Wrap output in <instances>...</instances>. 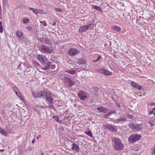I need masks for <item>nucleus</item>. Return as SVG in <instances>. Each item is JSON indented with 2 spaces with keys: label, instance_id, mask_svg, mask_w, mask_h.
Returning <instances> with one entry per match:
<instances>
[{
  "label": "nucleus",
  "instance_id": "37",
  "mask_svg": "<svg viewBox=\"0 0 155 155\" xmlns=\"http://www.w3.org/2000/svg\"><path fill=\"white\" fill-rule=\"evenodd\" d=\"M101 57L99 56L98 57V58L96 60H94L93 61H94V62H97V61H98L99 60V59H101Z\"/></svg>",
  "mask_w": 155,
  "mask_h": 155
},
{
  "label": "nucleus",
  "instance_id": "46",
  "mask_svg": "<svg viewBox=\"0 0 155 155\" xmlns=\"http://www.w3.org/2000/svg\"><path fill=\"white\" fill-rule=\"evenodd\" d=\"M153 112H154L152 110L149 113V114H150V115H151L152 114H153Z\"/></svg>",
  "mask_w": 155,
  "mask_h": 155
},
{
  "label": "nucleus",
  "instance_id": "34",
  "mask_svg": "<svg viewBox=\"0 0 155 155\" xmlns=\"http://www.w3.org/2000/svg\"><path fill=\"white\" fill-rule=\"evenodd\" d=\"M50 67L51 69H54L55 68L56 66L55 64H51V66Z\"/></svg>",
  "mask_w": 155,
  "mask_h": 155
},
{
  "label": "nucleus",
  "instance_id": "23",
  "mask_svg": "<svg viewBox=\"0 0 155 155\" xmlns=\"http://www.w3.org/2000/svg\"><path fill=\"white\" fill-rule=\"evenodd\" d=\"M53 118H54L55 120L58 123L60 124L62 123V121L61 120L59 119V116L58 115H56L53 117Z\"/></svg>",
  "mask_w": 155,
  "mask_h": 155
},
{
  "label": "nucleus",
  "instance_id": "2",
  "mask_svg": "<svg viewBox=\"0 0 155 155\" xmlns=\"http://www.w3.org/2000/svg\"><path fill=\"white\" fill-rule=\"evenodd\" d=\"M46 101L48 104V107H52L54 98L56 97L55 95L50 92L49 91H46Z\"/></svg>",
  "mask_w": 155,
  "mask_h": 155
},
{
  "label": "nucleus",
  "instance_id": "54",
  "mask_svg": "<svg viewBox=\"0 0 155 155\" xmlns=\"http://www.w3.org/2000/svg\"><path fill=\"white\" fill-rule=\"evenodd\" d=\"M154 115H155V113H154Z\"/></svg>",
  "mask_w": 155,
  "mask_h": 155
},
{
  "label": "nucleus",
  "instance_id": "44",
  "mask_svg": "<svg viewBox=\"0 0 155 155\" xmlns=\"http://www.w3.org/2000/svg\"><path fill=\"white\" fill-rule=\"evenodd\" d=\"M116 106L117 107H119L120 106V104L117 103H116Z\"/></svg>",
  "mask_w": 155,
  "mask_h": 155
},
{
  "label": "nucleus",
  "instance_id": "30",
  "mask_svg": "<svg viewBox=\"0 0 155 155\" xmlns=\"http://www.w3.org/2000/svg\"><path fill=\"white\" fill-rule=\"evenodd\" d=\"M78 62L79 64H84L85 61L83 59L81 58L79 60Z\"/></svg>",
  "mask_w": 155,
  "mask_h": 155
},
{
  "label": "nucleus",
  "instance_id": "52",
  "mask_svg": "<svg viewBox=\"0 0 155 155\" xmlns=\"http://www.w3.org/2000/svg\"><path fill=\"white\" fill-rule=\"evenodd\" d=\"M43 70H47V69H46L45 68V67L44 68H43Z\"/></svg>",
  "mask_w": 155,
  "mask_h": 155
},
{
  "label": "nucleus",
  "instance_id": "8",
  "mask_svg": "<svg viewBox=\"0 0 155 155\" xmlns=\"http://www.w3.org/2000/svg\"><path fill=\"white\" fill-rule=\"evenodd\" d=\"M103 128L111 131L112 132H116L117 130V128L116 127L112 125H104L103 126Z\"/></svg>",
  "mask_w": 155,
  "mask_h": 155
},
{
  "label": "nucleus",
  "instance_id": "11",
  "mask_svg": "<svg viewBox=\"0 0 155 155\" xmlns=\"http://www.w3.org/2000/svg\"><path fill=\"white\" fill-rule=\"evenodd\" d=\"M65 82L67 86L71 87L74 84V83L71 79L68 78H65Z\"/></svg>",
  "mask_w": 155,
  "mask_h": 155
},
{
  "label": "nucleus",
  "instance_id": "18",
  "mask_svg": "<svg viewBox=\"0 0 155 155\" xmlns=\"http://www.w3.org/2000/svg\"><path fill=\"white\" fill-rule=\"evenodd\" d=\"M28 8V9L32 11L36 15L40 13V11L39 9H34L31 7H29Z\"/></svg>",
  "mask_w": 155,
  "mask_h": 155
},
{
  "label": "nucleus",
  "instance_id": "20",
  "mask_svg": "<svg viewBox=\"0 0 155 155\" xmlns=\"http://www.w3.org/2000/svg\"><path fill=\"white\" fill-rule=\"evenodd\" d=\"M143 129V127H142V125L141 124H136L135 129V131L141 130Z\"/></svg>",
  "mask_w": 155,
  "mask_h": 155
},
{
  "label": "nucleus",
  "instance_id": "49",
  "mask_svg": "<svg viewBox=\"0 0 155 155\" xmlns=\"http://www.w3.org/2000/svg\"><path fill=\"white\" fill-rule=\"evenodd\" d=\"M152 110L153 112H154V111H155V107L153 108L152 109Z\"/></svg>",
  "mask_w": 155,
  "mask_h": 155
},
{
  "label": "nucleus",
  "instance_id": "12",
  "mask_svg": "<svg viewBox=\"0 0 155 155\" xmlns=\"http://www.w3.org/2000/svg\"><path fill=\"white\" fill-rule=\"evenodd\" d=\"M12 89L14 91V92L21 99L23 98L21 94L19 92V91L16 86H13L12 87Z\"/></svg>",
  "mask_w": 155,
  "mask_h": 155
},
{
  "label": "nucleus",
  "instance_id": "1",
  "mask_svg": "<svg viewBox=\"0 0 155 155\" xmlns=\"http://www.w3.org/2000/svg\"><path fill=\"white\" fill-rule=\"evenodd\" d=\"M112 145L113 148L116 150H122L124 148V145L121 140L117 137H115L112 140Z\"/></svg>",
  "mask_w": 155,
  "mask_h": 155
},
{
  "label": "nucleus",
  "instance_id": "10",
  "mask_svg": "<svg viewBox=\"0 0 155 155\" xmlns=\"http://www.w3.org/2000/svg\"><path fill=\"white\" fill-rule=\"evenodd\" d=\"M38 58L39 61L43 64H45L47 61V59L45 56L42 54H39L38 56Z\"/></svg>",
  "mask_w": 155,
  "mask_h": 155
},
{
  "label": "nucleus",
  "instance_id": "22",
  "mask_svg": "<svg viewBox=\"0 0 155 155\" xmlns=\"http://www.w3.org/2000/svg\"><path fill=\"white\" fill-rule=\"evenodd\" d=\"M112 28L117 32H119L121 30V28L120 27L117 26H113L112 27Z\"/></svg>",
  "mask_w": 155,
  "mask_h": 155
},
{
  "label": "nucleus",
  "instance_id": "21",
  "mask_svg": "<svg viewBox=\"0 0 155 155\" xmlns=\"http://www.w3.org/2000/svg\"><path fill=\"white\" fill-rule=\"evenodd\" d=\"M92 7L94 9L97 10L100 12H102V11L101 8L98 6L95 5H93Z\"/></svg>",
  "mask_w": 155,
  "mask_h": 155
},
{
  "label": "nucleus",
  "instance_id": "5",
  "mask_svg": "<svg viewBox=\"0 0 155 155\" xmlns=\"http://www.w3.org/2000/svg\"><path fill=\"white\" fill-rule=\"evenodd\" d=\"M94 27V25L92 24L82 26L80 27L79 31L81 32H84L88 29H91Z\"/></svg>",
  "mask_w": 155,
  "mask_h": 155
},
{
  "label": "nucleus",
  "instance_id": "31",
  "mask_svg": "<svg viewBox=\"0 0 155 155\" xmlns=\"http://www.w3.org/2000/svg\"><path fill=\"white\" fill-rule=\"evenodd\" d=\"M29 21V20L28 18H25L23 19V22L24 24H26L28 23Z\"/></svg>",
  "mask_w": 155,
  "mask_h": 155
},
{
  "label": "nucleus",
  "instance_id": "7",
  "mask_svg": "<svg viewBox=\"0 0 155 155\" xmlns=\"http://www.w3.org/2000/svg\"><path fill=\"white\" fill-rule=\"evenodd\" d=\"M48 91V90H44V91H40L35 92H33L32 93V95L36 97H40L42 96H45L46 94V91Z\"/></svg>",
  "mask_w": 155,
  "mask_h": 155
},
{
  "label": "nucleus",
  "instance_id": "42",
  "mask_svg": "<svg viewBox=\"0 0 155 155\" xmlns=\"http://www.w3.org/2000/svg\"><path fill=\"white\" fill-rule=\"evenodd\" d=\"M150 106H152L153 105H155V103L154 102H151L150 103Z\"/></svg>",
  "mask_w": 155,
  "mask_h": 155
},
{
  "label": "nucleus",
  "instance_id": "41",
  "mask_svg": "<svg viewBox=\"0 0 155 155\" xmlns=\"http://www.w3.org/2000/svg\"><path fill=\"white\" fill-rule=\"evenodd\" d=\"M51 62H49L47 63V66H49L50 67V66H51Z\"/></svg>",
  "mask_w": 155,
  "mask_h": 155
},
{
  "label": "nucleus",
  "instance_id": "47",
  "mask_svg": "<svg viewBox=\"0 0 155 155\" xmlns=\"http://www.w3.org/2000/svg\"><path fill=\"white\" fill-rule=\"evenodd\" d=\"M45 67L46 69H47V70L49 69L50 68V67L49 66H47Z\"/></svg>",
  "mask_w": 155,
  "mask_h": 155
},
{
  "label": "nucleus",
  "instance_id": "53",
  "mask_svg": "<svg viewBox=\"0 0 155 155\" xmlns=\"http://www.w3.org/2000/svg\"><path fill=\"white\" fill-rule=\"evenodd\" d=\"M41 155H44V153H41Z\"/></svg>",
  "mask_w": 155,
  "mask_h": 155
},
{
  "label": "nucleus",
  "instance_id": "29",
  "mask_svg": "<svg viewBox=\"0 0 155 155\" xmlns=\"http://www.w3.org/2000/svg\"><path fill=\"white\" fill-rule=\"evenodd\" d=\"M52 43V41L51 40L49 39H46L45 41V44H48L49 45H51Z\"/></svg>",
  "mask_w": 155,
  "mask_h": 155
},
{
  "label": "nucleus",
  "instance_id": "40",
  "mask_svg": "<svg viewBox=\"0 0 155 155\" xmlns=\"http://www.w3.org/2000/svg\"><path fill=\"white\" fill-rule=\"evenodd\" d=\"M111 114V113H110V112L107 113L106 115H105V117H109L110 115Z\"/></svg>",
  "mask_w": 155,
  "mask_h": 155
},
{
  "label": "nucleus",
  "instance_id": "17",
  "mask_svg": "<svg viewBox=\"0 0 155 155\" xmlns=\"http://www.w3.org/2000/svg\"><path fill=\"white\" fill-rule=\"evenodd\" d=\"M64 71L66 72L69 73L71 74H73L76 73V71L73 70L72 68L70 69H65Z\"/></svg>",
  "mask_w": 155,
  "mask_h": 155
},
{
  "label": "nucleus",
  "instance_id": "25",
  "mask_svg": "<svg viewBox=\"0 0 155 155\" xmlns=\"http://www.w3.org/2000/svg\"><path fill=\"white\" fill-rule=\"evenodd\" d=\"M0 133L2 134L6 135L7 134L6 131L4 130L1 127H0Z\"/></svg>",
  "mask_w": 155,
  "mask_h": 155
},
{
  "label": "nucleus",
  "instance_id": "38",
  "mask_svg": "<svg viewBox=\"0 0 155 155\" xmlns=\"http://www.w3.org/2000/svg\"><path fill=\"white\" fill-rule=\"evenodd\" d=\"M40 22L41 23H43V25L45 26H46L47 25V23L45 21H43L42 22L41 21Z\"/></svg>",
  "mask_w": 155,
  "mask_h": 155
},
{
  "label": "nucleus",
  "instance_id": "15",
  "mask_svg": "<svg viewBox=\"0 0 155 155\" xmlns=\"http://www.w3.org/2000/svg\"><path fill=\"white\" fill-rule=\"evenodd\" d=\"M72 146L71 149L74 151H75L77 153L78 152L79 147L78 145H77L75 143H73L71 145Z\"/></svg>",
  "mask_w": 155,
  "mask_h": 155
},
{
  "label": "nucleus",
  "instance_id": "32",
  "mask_svg": "<svg viewBox=\"0 0 155 155\" xmlns=\"http://www.w3.org/2000/svg\"><path fill=\"white\" fill-rule=\"evenodd\" d=\"M2 24V22L1 21H0V33H2L3 30Z\"/></svg>",
  "mask_w": 155,
  "mask_h": 155
},
{
  "label": "nucleus",
  "instance_id": "48",
  "mask_svg": "<svg viewBox=\"0 0 155 155\" xmlns=\"http://www.w3.org/2000/svg\"><path fill=\"white\" fill-rule=\"evenodd\" d=\"M56 24V23L55 22H54L53 23L52 25H55Z\"/></svg>",
  "mask_w": 155,
  "mask_h": 155
},
{
  "label": "nucleus",
  "instance_id": "13",
  "mask_svg": "<svg viewBox=\"0 0 155 155\" xmlns=\"http://www.w3.org/2000/svg\"><path fill=\"white\" fill-rule=\"evenodd\" d=\"M97 71L100 73H101L106 74L107 75H111L112 73L109 71L106 70L105 69L100 68L98 69Z\"/></svg>",
  "mask_w": 155,
  "mask_h": 155
},
{
  "label": "nucleus",
  "instance_id": "26",
  "mask_svg": "<svg viewBox=\"0 0 155 155\" xmlns=\"http://www.w3.org/2000/svg\"><path fill=\"white\" fill-rule=\"evenodd\" d=\"M22 32L20 31H18L16 32L17 36L18 38H20L22 35Z\"/></svg>",
  "mask_w": 155,
  "mask_h": 155
},
{
  "label": "nucleus",
  "instance_id": "27",
  "mask_svg": "<svg viewBox=\"0 0 155 155\" xmlns=\"http://www.w3.org/2000/svg\"><path fill=\"white\" fill-rule=\"evenodd\" d=\"M85 133L91 137H92L93 136L92 133L90 131H86L85 132Z\"/></svg>",
  "mask_w": 155,
  "mask_h": 155
},
{
  "label": "nucleus",
  "instance_id": "19",
  "mask_svg": "<svg viewBox=\"0 0 155 155\" xmlns=\"http://www.w3.org/2000/svg\"><path fill=\"white\" fill-rule=\"evenodd\" d=\"M136 124L133 123L132 122H130L128 124L129 127H130L131 129L134 131H135Z\"/></svg>",
  "mask_w": 155,
  "mask_h": 155
},
{
  "label": "nucleus",
  "instance_id": "3",
  "mask_svg": "<svg viewBox=\"0 0 155 155\" xmlns=\"http://www.w3.org/2000/svg\"><path fill=\"white\" fill-rule=\"evenodd\" d=\"M140 138V135L136 134L130 136L128 138V141L130 143H134L136 141H138Z\"/></svg>",
  "mask_w": 155,
  "mask_h": 155
},
{
  "label": "nucleus",
  "instance_id": "45",
  "mask_svg": "<svg viewBox=\"0 0 155 155\" xmlns=\"http://www.w3.org/2000/svg\"><path fill=\"white\" fill-rule=\"evenodd\" d=\"M41 135H39L38 136H37L36 137V139L38 140L39 139V138H41Z\"/></svg>",
  "mask_w": 155,
  "mask_h": 155
},
{
  "label": "nucleus",
  "instance_id": "50",
  "mask_svg": "<svg viewBox=\"0 0 155 155\" xmlns=\"http://www.w3.org/2000/svg\"><path fill=\"white\" fill-rule=\"evenodd\" d=\"M35 141V140L33 139L31 141V143H34Z\"/></svg>",
  "mask_w": 155,
  "mask_h": 155
},
{
  "label": "nucleus",
  "instance_id": "28",
  "mask_svg": "<svg viewBox=\"0 0 155 155\" xmlns=\"http://www.w3.org/2000/svg\"><path fill=\"white\" fill-rule=\"evenodd\" d=\"M148 124L150 125L151 126H153L155 124V121L154 120H150L148 122Z\"/></svg>",
  "mask_w": 155,
  "mask_h": 155
},
{
  "label": "nucleus",
  "instance_id": "35",
  "mask_svg": "<svg viewBox=\"0 0 155 155\" xmlns=\"http://www.w3.org/2000/svg\"><path fill=\"white\" fill-rule=\"evenodd\" d=\"M3 3L4 5H7L8 3V2L7 0H3Z\"/></svg>",
  "mask_w": 155,
  "mask_h": 155
},
{
  "label": "nucleus",
  "instance_id": "6",
  "mask_svg": "<svg viewBox=\"0 0 155 155\" xmlns=\"http://www.w3.org/2000/svg\"><path fill=\"white\" fill-rule=\"evenodd\" d=\"M88 94L85 92L84 91L79 90L78 93V95L82 100H85L86 99Z\"/></svg>",
  "mask_w": 155,
  "mask_h": 155
},
{
  "label": "nucleus",
  "instance_id": "16",
  "mask_svg": "<svg viewBox=\"0 0 155 155\" xmlns=\"http://www.w3.org/2000/svg\"><path fill=\"white\" fill-rule=\"evenodd\" d=\"M131 85L136 89H138L139 90H141L142 89V86L139 85L137 83L134 81L131 82Z\"/></svg>",
  "mask_w": 155,
  "mask_h": 155
},
{
  "label": "nucleus",
  "instance_id": "43",
  "mask_svg": "<svg viewBox=\"0 0 155 155\" xmlns=\"http://www.w3.org/2000/svg\"><path fill=\"white\" fill-rule=\"evenodd\" d=\"M116 112V110H114L113 111H112L110 112V113H111V114H114V113H115Z\"/></svg>",
  "mask_w": 155,
  "mask_h": 155
},
{
  "label": "nucleus",
  "instance_id": "14",
  "mask_svg": "<svg viewBox=\"0 0 155 155\" xmlns=\"http://www.w3.org/2000/svg\"><path fill=\"white\" fill-rule=\"evenodd\" d=\"M97 109L99 113L103 112L105 113L108 111L106 107L102 106L97 107Z\"/></svg>",
  "mask_w": 155,
  "mask_h": 155
},
{
  "label": "nucleus",
  "instance_id": "36",
  "mask_svg": "<svg viewBox=\"0 0 155 155\" xmlns=\"http://www.w3.org/2000/svg\"><path fill=\"white\" fill-rule=\"evenodd\" d=\"M61 9L60 8H55V10L57 11V12H61Z\"/></svg>",
  "mask_w": 155,
  "mask_h": 155
},
{
  "label": "nucleus",
  "instance_id": "33",
  "mask_svg": "<svg viewBox=\"0 0 155 155\" xmlns=\"http://www.w3.org/2000/svg\"><path fill=\"white\" fill-rule=\"evenodd\" d=\"M152 155H155V146L152 149Z\"/></svg>",
  "mask_w": 155,
  "mask_h": 155
},
{
  "label": "nucleus",
  "instance_id": "39",
  "mask_svg": "<svg viewBox=\"0 0 155 155\" xmlns=\"http://www.w3.org/2000/svg\"><path fill=\"white\" fill-rule=\"evenodd\" d=\"M26 28L27 30H32V27H30V26H28V27H27Z\"/></svg>",
  "mask_w": 155,
  "mask_h": 155
},
{
  "label": "nucleus",
  "instance_id": "51",
  "mask_svg": "<svg viewBox=\"0 0 155 155\" xmlns=\"http://www.w3.org/2000/svg\"><path fill=\"white\" fill-rule=\"evenodd\" d=\"M4 151V149H2V150L0 149V151L3 152V151Z\"/></svg>",
  "mask_w": 155,
  "mask_h": 155
},
{
  "label": "nucleus",
  "instance_id": "9",
  "mask_svg": "<svg viewBox=\"0 0 155 155\" xmlns=\"http://www.w3.org/2000/svg\"><path fill=\"white\" fill-rule=\"evenodd\" d=\"M80 52V51L77 49L74 48H71L68 51V54L70 56H74Z\"/></svg>",
  "mask_w": 155,
  "mask_h": 155
},
{
  "label": "nucleus",
  "instance_id": "4",
  "mask_svg": "<svg viewBox=\"0 0 155 155\" xmlns=\"http://www.w3.org/2000/svg\"><path fill=\"white\" fill-rule=\"evenodd\" d=\"M40 51L43 53L50 54L53 52V50L48 46L44 45H42L39 48Z\"/></svg>",
  "mask_w": 155,
  "mask_h": 155
},
{
  "label": "nucleus",
  "instance_id": "24",
  "mask_svg": "<svg viewBox=\"0 0 155 155\" xmlns=\"http://www.w3.org/2000/svg\"><path fill=\"white\" fill-rule=\"evenodd\" d=\"M115 121L116 122H120L121 123L126 121V119L124 118H121L119 119H116L115 120Z\"/></svg>",
  "mask_w": 155,
  "mask_h": 155
}]
</instances>
